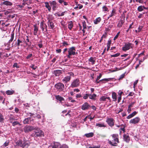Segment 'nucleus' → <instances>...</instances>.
Segmentation results:
<instances>
[{"label":"nucleus","instance_id":"obj_1","mask_svg":"<svg viewBox=\"0 0 148 148\" xmlns=\"http://www.w3.org/2000/svg\"><path fill=\"white\" fill-rule=\"evenodd\" d=\"M112 136L113 140L112 141L109 140L108 143L112 146H116L117 143H119V135L117 134H112Z\"/></svg>","mask_w":148,"mask_h":148},{"label":"nucleus","instance_id":"obj_2","mask_svg":"<svg viewBox=\"0 0 148 148\" xmlns=\"http://www.w3.org/2000/svg\"><path fill=\"white\" fill-rule=\"evenodd\" d=\"M17 144L18 145L23 147H27L29 145V142L28 141H23L19 140L17 141Z\"/></svg>","mask_w":148,"mask_h":148},{"label":"nucleus","instance_id":"obj_3","mask_svg":"<svg viewBox=\"0 0 148 148\" xmlns=\"http://www.w3.org/2000/svg\"><path fill=\"white\" fill-rule=\"evenodd\" d=\"M68 52V54L66 56L68 58H70L71 56L74 55L76 54L75 47H72L69 48Z\"/></svg>","mask_w":148,"mask_h":148},{"label":"nucleus","instance_id":"obj_4","mask_svg":"<svg viewBox=\"0 0 148 148\" xmlns=\"http://www.w3.org/2000/svg\"><path fill=\"white\" fill-rule=\"evenodd\" d=\"M80 82L78 78L73 79L71 83L70 86L72 88L79 87L80 85Z\"/></svg>","mask_w":148,"mask_h":148},{"label":"nucleus","instance_id":"obj_5","mask_svg":"<svg viewBox=\"0 0 148 148\" xmlns=\"http://www.w3.org/2000/svg\"><path fill=\"white\" fill-rule=\"evenodd\" d=\"M34 131L35 136L36 137H42L44 136V133L39 128H35Z\"/></svg>","mask_w":148,"mask_h":148},{"label":"nucleus","instance_id":"obj_6","mask_svg":"<svg viewBox=\"0 0 148 148\" xmlns=\"http://www.w3.org/2000/svg\"><path fill=\"white\" fill-rule=\"evenodd\" d=\"M48 148H68V147L67 146L65 145H63L61 147L59 143L56 142L54 143L53 145L49 146Z\"/></svg>","mask_w":148,"mask_h":148},{"label":"nucleus","instance_id":"obj_7","mask_svg":"<svg viewBox=\"0 0 148 148\" xmlns=\"http://www.w3.org/2000/svg\"><path fill=\"white\" fill-rule=\"evenodd\" d=\"M55 86L58 91L61 92L64 89V84L61 83H58L55 85Z\"/></svg>","mask_w":148,"mask_h":148},{"label":"nucleus","instance_id":"obj_8","mask_svg":"<svg viewBox=\"0 0 148 148\" xmlns=\"http://www.w3.org/2000/svg\"><path fill=\"white\" fill-rule=\"evenodd\" d=\"M132 44L128 42L127 43H125L124 47H122V50L124 51H126L128 50L131 48H132Z\"/></svg>","mask_w":148,"mask_h":148},{"label":"nucleus","instance_id":"obj_9","mask_svg":"<svg viewBox=\"0 0 148 148\" xmlns=\"http://www.w3.org/2000/svg\"><path fill=\"white\" fill-rule=\"evenodd\" d=\"M49 3L53 10H55L58 7V4L55 1H49Z\"/></svg>","mask_w":148,"mask_h":148},{"label":"nucleus","instance_id":"obj_10","mask_svg":"<svg viewBox=\"0 0 148 148\" xmlns=\"http://www.w3.org/2000/svg\"><path fill=\"white\" fill-rule=\"evenodd\" d=\"M34 129L35 128L34 127L28 125H26L24 128V131L25 132L31 131Z\"/></svg>","mask_w":148,"mask_h":148},{"label":"nucleus","instance_id":"obj_11","mask_svg":"<svg viewBox=\"0 0 148 148\" xmlns=\"http://www.w3.org/2000/svg\"><path fill=\"white\" fill-rule=\"evenodd\" d=\"M47 25L46 24L44 23L43 21L41 22L40 23V27L43 32H47Z\"/></svg>","mask_w":148,"mask_h":148},{"label":"nucleus","instance_id":"obj_12","mask_svg":"<svg viewBox=\"0 0 148 148\" xmlns=\"http://www.w3.org/2000/svg\"><path fill=\"white\" fill-rule=\"evenodd\" d=\"M90 107V105L87 102H85L82 105L81 107V109L84 110H88Z\"/></svg>","mask_w":148,"mask_h":148},{"label":"nucleus","instance_id":"obj_13","mask_svg":"<svg viewBox=\"0 0 148 148\" xmlns=\"http://www.w3.org/2000/svg\"><path fill=\"white\" fill-rule=\"evenodd\" d=\"M101 73H100L99 76H98L97 78V79L96 81V82L97 83H99L100 82H101L103 81L107 82L110 81V79H111V78H105L100 80L99 81H98L97 80H99L100 79V78L101 77Z\"/></svg>","mask_w":148,"mask_h":148},{"label":"nucleus","instance_id":"obj_14","mask_svg":"<svg viewBox=\"0 0 148 148\" xmlns=\"http://www.w3.org/2000/svg\"><path fill=\"white\" fill-rule=\"evenodd\" d=\"M140 120V119L139 117H136L135 118L131 119L130 121V123L131 124H136L139 122Z\"/></svg>","mask_w":148,"mask_h":148},{"label":"nucleus","instance_id":"obj_15","mask_svg":"<svg viewBox=\"0 0 148 148\" xmlns=\"http://www.w3.org/2000/svg\"><path fill=\"white\" fill-rule=\"evenodd\" d=\"M114 119L112 118H108L106 122L108 123V125L111 127H112L114 125Z\"/></svg>","mask_w":148,"mask_h":148},{"label":"nucleus","instance_id":"obj_16","mask_svg":"<svg viewBox=\"0 0 148 148\" xmlns=\"http://www.w3.org/2000/svg\"><path fill=\"white\" fill-rule=\"evenodd\" d=\"M124 17L123 18H122L119 21V23L117 25V27H118L120 28L123 25V23L124 22Z\"/></svg>","mask_w":148,"mask_h":148},{"label":"nucleus","instance_id":"obj_17","mask_svg":"<svg viewBox=\"0 0 148 148\" xmlns=\"http://www.w3.org/2000/svg\"><path fill=\"white\" fill-rule=\"evenodd\" d=\"M32 120L31 117L25 118L23 121V123L25 124H29L31 123ZM32 120H33V119H32Z\"/></svg>","mask_w":148,"mask_h":148},{"label":"nucleus","instance_id":"obj_18","mask_svg":"<svg viewBox=\"0 0 148 148\" xmlns=\"http://www.w3.org/2000/svg\"><path fill=\"white\" fill-rule=\"evenodd\" d=\"M71 79L70 77H68L66 76L62 79V81L64 83H66L70 81Z\"/></svg>","mask_w":148,"mask_h":148},{"label":"nucleus","instance_id":"obj_19","mask_svg":"<svg viewBox=\"0 0 148 148\" xmlns=\"http://www.w3.org/2000/svg\"><path fill=\"white\" fill-rule=\"evenodd\" d=\"M54 74L56 76H59L60 74H62V71L61 70H57L54 71Z\"/></svg>","mask_w":148,"mask_h":148},{"label":"nucleus","instance_id":"obj_20","mask_svg":"<svg viewBox=\"0 0 148 148\" xmlns=\"http://www.w3.org/2000/svg\"><path fill=\"white\" fill-rule=\"evenodd\" d=\"M34 35H36L37 32L38 30V27L37 26L36 24L34 25Z\"/></svg>","mask_w":148,"mask_h":148},{"label":"nucleus","instance_id":"obj_21","mask_svg":"<svg viewBox=\"0 0 148 148\" xmlns=\"http://www.w3.org/2000/svg\"><path fill=\"white\" fill-rule=\"evenodd\" d=\"M95 57H91L88 59V61L91 62V64L92 65L94 64L95 62Z\"/></svg>","mask_w":148,"mask_h":148},{"label":"nucleus","instance_id":"obj_22","mask_svg":"<svg viewBox=\"0 0 148 148\" xmlns=\"http://www.w3.org/2000/svg\"><path fill=\"white\" fill-rule=\"evenodd\" d=\"M124 140L127 142H128L130 140V137L128 134H124L123 136Z\"/></svg>","mask_w":148,"mask_h":148},{"label":"nucleus","instance_id":"obj_23","mask_svg":"<svg viewBox=\"0 0 148 148\" xmlns=\"http://www.w3.org/2000/svg\"><path fill=\"white\" fill-rule=\"evenodd\" d=\"M116 14V10L115 9H113L111 13L109 15V17L108 18V19L110 17L114 16Z\"/></svg>","mask_w":148,"mask_h":148},{"label":"nucleus","instance_id":"obj_24","mask_svg":"<svg viewBox=\"0 0 148 148\" xmlns=\"http://www.w3.org/2000/svg\"><path fill=\"white\" fill-rule=\"evenodd\" d=\"M45 5V7L48 9V10L50 12L51 10V5H49V2H45L44 3Z\"/></svg>","mask_w":148,"mask_h":148},{"label":"nucleus","instance_id":"obj_25","mask_svg":"<svg viewBox=\"0 0 148 148\" xmlns=\"http://www.w3.org/2000/svg\"><path fill=\"white\" fill-rule=\"evenodd\" d=\"M56 98L58 101H60V102L62 103V101H64V99L60 95H58L56 96Z\"/></svg>","mask_w":148,"mask_h":148},{"label":"nucleus","instance_id":"obj_26","mask_svg":"<svg viewBox=\"0 0 148 148\" xmlns=\"http://www.w3.org/2000/svg\"><path fill=\"white\" fill-rule=\"evenodd\" d=\"M2 4L3 5L9 6H10L12 5V3L7 1H4L2 3Z\"/></svg>","mask_w":148,"mask_h":148},{"label":"nucleus","instance_id":"obj_27","mask_svg":"<svg viewBox=\"0 0 148 148\" xmlns=\"http://www.w3.org/2000/svg\"><path fill=\"white\" fill-rule=\"evenodd\" d=\"M47 24L49 27H50V28L52 29H54L55 26L54 25V23H53L52 21L47 22Z\"/></svg>","mask_w":148,"mask_h":148},{"label":"nucleus","instance_id":"obj_28","mask_svg":"<svg viewBox=\"0 0 148 148\" xmlns=\"http://www.w3.org/2000/svg\"><path fill=\"white\" fill-rule=\"evenodd\" d=\"M112 97L113 101H116L117 100V94L115 92H112Z\"/></svg>","mask_w":148,"mask_h":148},{"label":"nucleus","instance_id":"obj_29","mask_svg":"<svg viewBox=\"0 0 148 148\" xmlns=\"http://www.w3.org/2000/svg\"><path fill=\"white\" fill-rule=\"evenodd\" d=\"M47 22H52L53 19V17L52 15L49 14L47 16Z\"/></svg>","mask_w":148,"mask_h":148},{"label":"nucleus","instance_id":"obj_30","mask_svg":"<svg viewBox=\"0 0 148 148\" xmlns=\"http://www.w3.org/2000/svg\"><path fill=\"white\" fill-rule=\"evenodd\" d=\"M30 114V116H33L34 115V117H36L38 119H40L41 117V116L39 114H36V115H34V114L32 113H28V115H29Z\"/></svg>","mask_w":148,"mask_h":148},{"label":"nucleus","instance_id":"obj_31","mask_svg":"<svg viewBox=\"0 0 148 148\" xmlns=\"http://www.w3.org/2000/svg\"><path fill=\"white\" fill-rule=\"evenodd\" d=\"M89 99L93 100L95 99L97 97V95L95 94H89Z\"/></svg>","mask_w":148,"mask_h":148},{"label":"nucleus","instance_id":"obj_32","mask_svg":"<svg viewBox=\"0 0 148 148\" xmlns=\"http://www.w3.org/2000/svg\"><path fill=\"white\" fill-rule=\"evenodd\" d=\"M137 113V112L136 111H134L133 113H131V114H129L127 117V118L128 119H129L132 117L133 116H135Z\"/></svg>","mask_w":148,"mask_h":148},{"label":"nucleus","instance_id":"obj_33","mask_svg":"<svg viewBox=\"0 0 148 148\" xmlns=\"http://www.w3.org/2000/svg\"><path fill=\"white\" fill-rule=\"evenodd\" d=\"M101 20L100 17H99L96 18V19L94 21V22L95 24H97L100 22Z\"/></svg>","mask_w":148,"mask_h":148},{"label":"nucleus","instance_id":"obj_34","mask_svg":"<svg viewBox=\"0 0 148 148\" xmlns=\"http://www.w3.org/2000/svg\"><path fill=\"white\" fill-rule=\"evenodd\" d=\"M111 42V40H109L108 41V42L107 43V51H108L109 49L110 48V45Z\"/></svg>","mask_w":148,"mask_h":148},{"label":"nucleus","instance_id":"obj_35","mask_svg":"<svg viewBox=\"0 0 148 148\" xmlns=\"http://www.w3.org/2000/svg\"><path fill=\"white\" fill-rule=\"evenodd\" d=\"M94 135L93 133L90 132L88 134H85V136L87 137H91L93 136Z\"/></svg>","mask_w":148,"mask_h":148},{"label":"nucleus","instance_id":"obj_36","mask_svg":"<svg viewBox=\"0 0 148 148\" xmlns=\"http://www.w3.org/2000/svg\"><path fill=\"white\" fill-rule=\"evenodd\" d=\"M73 23L71 21L69 22L68 25V27L69 29L71 30V29L73 27Z\"/></svg>","mask_w":148,"mask_h":148},{"label":"nucleus","instance_id":"obj_37","mask_svg":"<svg viewBox=\"0 0 148 148\" xmlns=\"http://www.w3.org/2000/svg\"><path fill=\"white\" fill-rule=\"evenodd\" d=\"M14 92L13 90H8L6 91V93L8 95H11L13 94Z\"/></svg>","mask_w":148,"mask_h":148},{"label":"nucleus","instance_id":"obj_38","mask_svg":"<svg viewBox=\"0 0 148 148\" xmlns=\"http://www.w3.org/2000/svg\"><path fill=\"white\" fill-rule=\"evenodd\" d=\"M14 33H12L11 34V38L9 40L8 43H10L11 42H12L14 38Z\"/></svg>","mask_w":148,"mask_h":148},{"label":"nucleus","instance_id":"obj_39","mask_svg":"<svg viewBox=\"0 0 148 148\" xmlns=\"http://www.w3.org/2000/svg\"><path fill=\"white\" fill-rule=\"evenodd\" d=\"M96 126L99 127H106V126L103 123H97L96 124Z\"/></svg>","mask_w":148,"mask_h":148},{"label":"nucleus","instance_id":"obj_40","mask_svg":"<svg viewBox=\"0 0 148 148\" xmlns=\"http://www.w3.org/2000/svg\"><path fill=\"white\" fill-rule=\"evenodd\" d=\"M4 121V117L3 115L0 113V122H3Z\"/></svg>","mask_w":148,"mask_h":148},{"label":"nucleus","instance_id":"obj_41","mask_svg":"<svg viewBox=\"0 0 148 148\" xmlns=\"http://www.w3.org/2000/svg\"><path fill=\"white\" fill-rule=\"evenodd\" d=\"M106 97L105 96H103L102 97H101L100 99V100L101 101H105L106 100Z\"/></svg>","mask_w":148,"mask_h":148},{"label":"nucleus","instance_id":"obj_42","mask_svg":"<svg viewBox=\"0 0 148 148\" xmlns=\"http://www.w3.org/2000/svg\"><path fill=\"white\" fill-rule=\"evenodd\" d=\"M89 96V94H85L83 95V98L84 99H87L88 97Z\"/></svg>","mask_w":148,"mask_h":148},{"label":"nucleus","instance_id":"obj_43","mask_svg":"<svg viewBox=\"0 0 148 148\" xmlns=\"http://www.w3.org/2000/svg\"><path fill=\"white\" fill-rule=\"evenodd\" d=\"M67 74H68V75H69L67 76L68 77H70L71 78V77H73L74 76V74L72 72H69L68 73H67Z\"/></svg>","mask_w":148,"mask_h":148},{"label":"nucleus","instance_id":"obj_44","mask_svg":"<svg viewBox=\"0 0 148 148\" xmlns=\"http://www.w3.org/2000/svg\"><path fill=\"white\" fill-rule=\"evenodd\" d=\"M137 10L139 12H141L143 10V7L142 6H140L138 8Z\"/></svg>","mask_w":148,"mask_h":148},{"label":"nucleus","instance_id":"obj_45","mask_svg":"<svg viewBox=\"0 0 148 148\" xmlns=\"http://www.w3.org/2000/svg\"><path fill=\"white\" fill-rule=\"evenodd\" d=\"M67 11H65L63 12H62V13H61L60 14V13H59L58 14V16H64V14L65 13H67Z\"/></svg>","mask_w":148,"mask_h":148},{"label":"nucleus","instance_id":"obj_46","mask_svg":"<svg viewBox=\"0 0 148 148\" xmlns=\"http://www.w3.org/2000/svg\"><path fill=\"white\" fill-rule=\"evenodd\" d=\"M29 67L32 68V69L34 70H35L37 68V66H35L34 64H31Z\"/></svg>","mask_w":148,"mask_h":148},{"label":"nucleus","instance_id":"obj_47","mask_svg":"<svg viewBox=\"0 0 148 148\" xmlns=\"http://www.w3.org/2000/svg\"><path fill=\"white\" fill-rule=\"evenodd\" d=\"M120 55V53H117L115 54L111 55V57H116Z\"/></svg>","mask_w":148,"mask_h":148},{"label":"nucleus","instance_id":"obj_48","mask_svg":"<svg viewBox=\"0 0 148 148\" xmlns=\"http://www.w3.org/2000/svg\"><path fill=\"white\" fill-rule=\"evenodd\" d=\"M82 25L84 29H86V25L85 21H84L83 22H82Z\"/></svg>","mask_w":148,"mask_h":148},{"label":"nucleus","instance_id":"obj_49","mask_svg":"<svg viewBox=\"0 0 148 148\" xmlns=\"http://www.w3.org/2000/svg\"><path fill=\"white\" fill-rule=\"evenodd\" d=\"M12 125L14 126L16 125L20 124L17 121H14V122H12Z\"/></svg>","mask_w":148,"mask_h":148},{"label":"nucleus","instance_id":"obj_50","mask_svg":"<svg viewBox=\"0 0 148 148\" xmlns=\"http://www.w3.org/2000/svg\"><path fill=\"white\" fill-rule=\"evenodd\" d=\"M68 99L69 100L71 101V102L72 103L75 101V100L73 99L71 97H69Z\"/></svg>","mask_w":148,"mask_h":148},{"label":"nucleus","instance_id":"obj_51","mask_svg":"<svg viewBox=\"0 0 148 148\" xmlns=\"http://www.w3.org/2000/svg\"><path fill=\"white\" fill-rule=\"evenodd\" d=\"M13 67H16L17 69L19 68V66L18 65V64L17 63H15L13 65Z\"/></svg>","mask_w":148,"mask_h":148},{"label":"nucleus","instance_id":"obj_52","mask_svg":"<svg viewBox=\"0 0 148 148\" xmlns=\"http://www.w3.org/2000/svg\"><path fill=\"white\" fill-rule=\"evenodd\" d=\"M22 42V41L19 39L17 40V45L18 46H19L20 45V43Z\"/></svg>","mask_w":148,"mask_h":148},{"label":"nucleus","instance_id":"obj_53","mask_svg":"<svg viewBox=\"0 0 148 148\" xmlns=\"http://www.w3.org/2000/svg\"><path fill=\"white\" fill-rule=\"evenodd\" d=\"M32 56V53H30L29 54L27 55V56L26 57V58L27 59H28L30 58H31Z\"/></svg>","mask_w":148,"mask_h":148},{"label":"nucleus","instance_id":"obj_54","mask_svg":"<svg viewBox=\"0 0 148 148\" xmlns=\"http://www.w3.org/2000/svg\"><path fill=\"white\" fill-rule=\"evenodd\" d=\"M26 3H26L24 2L22 3V5H18V6L20 8H22L25 5V4H26Z\"/></svg>","mask_w":148,"mask_h":148},{"label":"nucleus","instance_id":"obj_55","mask_svg":"<svg viewBox=\"0 0 148 148\" xmlns=\"http://www.w3.org/2000/svg\"><path fill=\"white\" fill-rule=\"evenodd\" d=\"M103 10L105 11H106L108 10V8L106 6H104L102 8Z\"/></svg>","mask_w":148,"mask_h":148},{"label":"nucleus","instance_id":"obj_56","mask_svg":"<svg viewBox=\"0 0 148 148\" xmlns=\"http://www.w3.org/2000/svg\"><path fill=\"white\" fill-rule=\"evenodd\" d=\"M143 28V26H139V27L138 28V32H140L141 31V30H142Z\"/></svg>","mask_w":148,"mask_h":148},{"label":"nucleus","instance_id":"obj_57","mask_svg":"<svg viewBox=\"0 0 148 148\" xmlns=\"http://www.w3.org/2000/svg\"><path fill=\"white\" fill-rule=\"evenodd\" d=\"M15 119H16L14 117H10V123H12L13 121Z\"/></svg>","mask_w":148,"mask_h":148},{"label":"nucleus","instance_id":"obj_58","mask_svg":"<svg viewBox=\"0 0 148 148\" xmlns=\"http://www.w3.org/2000/svg\"><path fill=\"white\" fill-rule=\"evenodd\" d=\"M119 33L120 32H118V33L117 34L116 36L114 37V40H115L118 38L119 36Z\"/></svg>","mask_w":148,"mask_h":148},{"label":"nucleus","instance_id":"obj_59","mask_svg":"<svg viewBox=\"0 0 148 148\" xmlns=\"http://www.w3.org/2000/svg\"><path fill=\"white\" fill-rule=\"evenodd\" d=\"M136 1L140 3H143L144 2L143 0H136Z\"/></svg>","mask_w":148,"mask_h":148},{"label":"nucleus","instance_id":"obj_60","mask_svg":"<svg viewBox=\"0 0 148 148\" xmlns=\"http://www.w3.org/2000/svg\"><path fill=\"white\" fill-rule=\"evenodd\" d=\"M62 44H63V46H66L68 45H69V44H68L67 42L66 41H64L62 43Z\"/></svg>","mask_w":148,"mask_h":148},{"label":"nucleus","instance_id":"obj_61","mask_svg":"<svg viewBox=\"0 0 148 148\" xmlns=\"http://www.w3.org/2000/svg\"><path fill=\"white\" fill-rule=\"evenodd\" d=\"M134 94V93L133 92H131L128 95V96H132Z\"/></svg>","mask_w":148,"mask_h":148},{"label":"nucleus","instance_id":"obj_62","mask_svg":"<svg viewBox=\"0 0 148 148\" xmlns=\"http://www.w3.org/2000/svg\"><path fill=\"white\" fill-rule=\"evenodd\" d=\"M135 102V101H134L132 102L129 106H130V107H132L133 106V105L134 104Z\"/></svg>","mask_w":148,"mask_h":148},{"label":"nucleus","instance_id":"obj_63","mask_svg":"<svg viewBox=\"0 0 148 148\" xmlns=\"http://www.w3.org/2000/svg\"><path fill=\"white\" fill-rule=\"evenodd\" d=\"M121 99V96L118 95V103H119Z\"/></svg>","mask_w":148,"mask_h":148},{"label":"nucleus","instance_id":"obj_64","mask_svg":"<svg viewBox=\"0 0 148 148\" xmlns=\"http://www.w3.org/2000/svg\"><path fill=\"white\" fill-rule=\"evenodd\" d=\"M124 74H122V75L120 76L119 79H122L124 77Z\"/></svg>","mask_w":148,"mask_h":148}]
</instances>
